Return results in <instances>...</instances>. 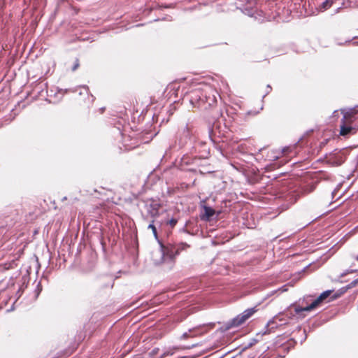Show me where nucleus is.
Wrapping results in <instances>:
<instances>
[{
  "label": "nucleus",
  "instance_id": "obj_1",
  "mask_svg": "<svg viewBox=\"0 0 358 358\" xmlns=\"http://www.w3.org/2000/svg\"><path fill=\"white\" fill-rule=\"evenodd\" d=\"M331 293V290H327L322 292L316 299H315L310 305L305 307L296 306L294 311L296 314H299L303 311H310L317 307L324 299H326Z\"/></svg>",
  "mask_w": 358,
  "mask_h": 358
},
{
  "label": "nucleus",
  "instance_id": "obj_2",
  "mask_svg": "<svg viewBox=\"0 0 358 358\" xmlns=\"http://www.w3.org/2000/svg\"><path fill=\"white\" fill-rule=\"evenodd\" d=\"M255 311L254 308L245 310L243 313L238 315L229 322L227 329L240 326L251 317Z\"/></svg>",
  "mask_w": 358,
  "mask_h": 358
},
{
  "label": "nucleus",
  "instance_id": "obj_3",
  "mask_svg": "<svg viewBox=\"0 0 358 358\" xmlns=\"http://www.w3.org/2000/svg\"><path fill=\"white\" fill-rule=\"evenodd\" d=\"M341 111L343 115L342 122L348 123H350L353 121V118L357 113L356 108L342 109Z\"/></svg>",
  "mask_w": 358,
  "mask_h": 358
},
{
  "label": "nucleus",
  "instance_id": "obj_4",
  "mask_svg": "<svg viewBox=\"0 0 358 358\" xmlns=\"http://www.w3.org/2000/svg\"><path fill=\"white\" fill-rule=\"evenodd\" d=\"M215 210L210 206H203V212L201 215V218L203 220L208 221L212 219V217L215 215Z\"/></svg>",
  "mask_w": 358,
  "mask_h": 358
},
{
  "label": "nucleus",
  "instance_id": "obj_5",
  "mask_svg": "<svg viewBox=\"0 0 358 358\" xmlns=\"http://www.w3.org/2000/svg\"><path fill=\"white\" fill-rule=\"evenodd\" d=\"M159 208H160L159 204L152 203L149 206H148V213L152 217H155L159 214Z\"/></svg>",
  "mask_w": 358,
  "mask_h": 358
},
{
  "label": "nucleus",
  "instance_id": "obj_6",
  "mask_svg": "<svg viewBox=\"0 0 358 358\" xmlns=\"http://www.w3.org/2000/svg\"><path fill=\"white\" fill-rule=\"evenodd\" d=\"M348 122H342L341 125V135L345 136L351 132L352 130V127L348 125Z\"/></svg>",
  "mask_w": 358,
  "mask_h": 358
},
{
  "label": "nucleus",
  "instance_id": "obj_7",
  "mask_svg": "<svg viewBox=\"0 0 358 358\" xmlns=\"http://www.w3.org/2000/svg\"><path fill=\"white\" fill-rule=\"evenodd\" d=\"M179 251V248L177 247H173L171 248V250L167 251L166 256L169 257L171 259H176V256Z\"/></svg>",
  "mask_w": 358,
  "mask_h": 358
},
{
  "label": "nucleus",
  "instance_id": "obj_8",
  "mask_svg": "<svg viewBox=\"0 0 358 358\" xmlns=\"http://www.w3.org/2000/svg\"><path fill=\"white\" fill-rule=\"evenodd\" d=\"M166 225L169 226L170 228L173 229L178 223V220L176 218L167 219L165 221Z\"/></svg>",
  "mask_w": 358,
  "mask_h": 358
},
{
  "label": "nucleus",
  "instance_id": "obj_9",
  "mask_svg": "<svg viewBox=\"0 0 358 358\" xmlns=\"http://www.w3.org/2000/svg\"><path fill=\"white\" fill-rule=\"evenodd\" d=\"M335 0H325L322 4V9L325 10L330 8Z\"/></svg>",
  "mask_w": 358,
  "mask_h": 358
},
{
  "label": "nucleus",
  "instance_id": "obj_10",
  "mask_svg": "<svg viewBox=\"0 0 358 358\" xmlns=\"http://www.w3.org/2000/svg\"><path fill=\"white\" fill-rule=\"evenodd\" d=\"M154 222H155L154 220L152 221V222L149 224L148 228L152 229L155 237L157 238V232L156 227L154 225Z\"/></svg>",
  "mask_w": 358,
  "mask_h": 358
},
{
  "label": "nucleus",
  "instance_id": "obj_11",
  "mask_svg": "<svg viewBox=\"0 0 358 358\" xmlns=\"http://www.w3.org/2000/svg\"><path fill=\"white\" fill-rule=\"evenodd\" d=\"M197 345L196 343H192L190 345H182L180 343V350L181 349H189L192 347H194Z\"/></svg>",
  "mask_w": 358,
  "mask_h": 358
},
{
  "label": "nucleus",
  "instance_id": "obj_12",
  "mask_svg": "<svg viewBox=\"0 0 358 358\" xmlns=\"http://www.w3.org/2000/svg\"><path fill=\"white\" fill-rule=\"evenodd\" d=\"M79 66H80V61L78 59H76L71 69L73 71H75L76 70H77L79 68Z\"/></svg>",
  "mask_w": 358,
  "mask_h": 358
},
{
  "label": "nucleus",
  "instance_id": "obj_13",
  "mask_svg": "<svg viewBox=\"0 0 358 358\" xmlns=\"http://www.w3.org/2000/svg\"><path fill=\"white\" fill-rule=\"evenodd\" d=\"M263 110V105H262V106L260 107L259 108V110H257V111H253V110H249L248 113H247V115H257L260 110Z\"/></svg>",
  "mask_w": 358,
  "mask_h": 358
},
{
  "label": "nucleus",
  "instance_id": "obj_14",
  "mask_svg": "<svg viewBox=\"0 0 358 358\" xmlns=\"http://www.w3.org/2000/svg\"><path fill=\"white\" fill-rule=\"evenodd\" d=\"M191 332H192V331H189V333L185 332V333L182 334V335L180 336V340L186 339L189 337H192L193 336L190 335Z\"/></svg>",
  "mask_w": 358,
  "mask_h": 358
},
{
  "label": "nucleus",
  "instance_id": "obj_15",
  "mask_svg": "<svg viewBox=\"0 0 358 358\" xmlns=\"http://www.w3.org/2000/svg\"><path fill=\"white\" fill-rule=\"evenodd\" d=\"M185 101H189V103H191V105H193L194 104V101L193 99L191 98H189V96H185L183 99H182V102L181 103L182 104L184 103V102Z\"/></svg>",
  "mask_w": 358,
  "mask_h": 358
},
{
  "label": "nucleus",
  "instance_id": "obj_16",
  "mask_svg": "<svg viewBox=\"0 0 358 358\" xmlns=\"http://www.w3.org/2000/svg\"><path fill=\"white\" fill-rule=\"evenodd\" d=\"M314 189H315V185H312L308 189H304V192L306 193H310V192H313L314 190Z\"/></svg>",
  "mask_w": 358,
  "mask_h": 358
},
{
  "label": "nucleus",
  "instance_id": "obj_17",
  "mask_svg": "<svg viewBox=\"0 0 358 358\" xmlns=\"http://www.w3.org/2000/svg\"><path fill=\"white\" fill-rule=\"evenodd\" d=\"M271 90V86H270L269 85H267V87H266V94L263 96V99H264V97H265V96H266V95L270 92Z\"/></svg>",
  "mask_w": 358,
  "mask_h": 358
},
{
  "label": "nucleus",
  "instance_id": "obj_18",
  "mask_svg": "<svg viewBox=\"0 0 358 358\" xmlns=\"http://www.w3.org/2000/svg\"><path fill=\"white\" fill-rule=\"evenodd\" d=\"M357 284H358V279H357V280H355L352 281V282H351V284H350V286H351V287H354V286H355V285H357Z\"/></svg>",
  "mask_w": 358,
  "mask_h": 358
},
{
  "label": "nucleus",
  "instance_id": "obj_19",
  "mask_svg": "<svg viewBox=\"0 0 358 358\" xmlns=\"http://www.w3.org/2000/svg\"><path fill=\"white\" fill-rule=\"evenodd\" d=\"M71 203H74L75 202L78 201V199L76 197L71 198Z\"/></svg>",
  "mask_w": 358,
  "mask_h": 358
},
{
  "label": "nucleus",
  "instance_id": "obj_20",
  "mask_svg": "<svg viewBox=\"0 0 358 358\" xmlns=\"http://www.w3.org/2000/svg\"><path fill=\"white\" fill-rule=\"evenodd\" d=\"M104 109H105L104 108H101L99 109V110H100V113H103V111H104Z\"/></svg>",
  "mask_w": 358,
  "mask_h": 358
},
{
  "label": "nucleus",
  "instance_id": "obj_21",
  "mask_svg": "<svg viewBox=\"0 0 358 358\" xmlns=\"http://www.w3.org/2000/svg\"><path fill=\"white\" fill-rule=\"evenodd\" d=\"M177 90H178V89H176V91H175V92H174V93H173V94H175V96H177Z\"/></svg>",
  "mask_w": 358,
  "mask_h": 358
},
{
  "label": "nucleus",
  "instance_id": "obj_22",
  "mask_svg": "<svg viewBox=\"0 0 358 358\" xmlns=\"http://www.w3.org/2000/svg\"><path fill=\"white\" fill-rule=\"evenodd\" d=\"M182 243H180V249L182 248ZM183 246L187 247L188 245H186V244H185Z\"/></svg>",
  "mask_w": 358,
  "mask_h": 358
},
{
  "label": "nucleus",
  "instance_id": "obj_23",
  "mask_svg": "<svg viewBox=\"0 0 358 358\" xmlns=\"http://www.w3.org/2000/svg\"><path fill=\"white\" fill-rule=\"evenodd\" d=\"M182 315H183V313L180 311V318L182 317Z\"/></svg>",
  "mask_w": 358,
  "mask_h": 358
},
{
  "label": "nucleus",
  "instance_id": "obj_24",
  "mask_svg": "<svg viewBox=\"0 0 358 358\" xmlns=\"http://www.w3.org/2000/svg\"><path fill=\"white\" fill-rule=\"evenodd\" d=\"M357 259H358V255H357V257H356Z\"/></svg>",
  "mask_w": 358,
  "mask_h": 358
},
{
  "label": "nucleus",
  "instance_id": "obj_25",
  "mask_svg": "<svg viewBox=\"0 0 358 358\" xmlns=\"http://www.w3.org/2000/svg\"><path fill=\"white\" fill-rule=\"evenodd\" d=\"M180 358H186V357H180Z\"/></svg>",
  "mask_w": 358,
  "mask_h": 358
}]
</instances>
